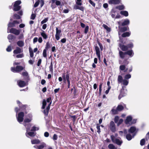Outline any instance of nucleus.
Wrapping results in <instances>:
<instances>
[{"instance_id": "nucleus-31", "label": "nucleus", "mask_w": 149, "mask_h": 149, "mask_svg": "<svg viewBox=\"0 0 149 149\" xmlns=\"http://www.w3.org/2000/svg\"><path fill=\"white\" fill-rule=\"evenodd\" d=\"M125 6L123 5L119 6H116V8L120 10H123L125 9Z\"/></svg>"}, {"instance_id": "nucleus-35", "label": "nucleus", "mask_w": 149, "mask_h": 149, "mask_svg": "<svg viewBox=\"0 0 149 149\" xmlns=\"http://www.w3.org/2000/svg\"><path fill=\"white\" fill-rule=\"evenodd\" d=\"M122 82L123 83V85L125 86H127L128 85L129 83V81L128 80L125 79L123 80Z\"/></svg>"}, {"instance_id": "nucleus-40", "label": "nucleus", "mask_w": 149, "mask_h": 149, "mask_svg": "<svg viewBox=\"0 0 149 149\" xmlns=\"http://www.w3.org/2000/svg\"><path fill=\"white\" fill-rule=\"evenodd\" d=\"M119 54L120 57L122 58H123L125 57V55L126 54L125 53H124L121 51H120L119 52Z\"/></svg>"}, {"instance_id": "nucleus-34", "label": "nucleus", "mask_w": 149, "mask_h": 149, "mask_svg": "<svg viewBox=\"0 0 149 149\" xmlns=\"http://www.w3.org/2000/svg\"><path fill=\"white\" fill-rule=\"evenodd\" d=\"M130 33L129 32H126L123 33L122 36L123 37H125L126 36H130Z\"/></svg>"}, {"instance_id": "nucleus-13", "label": "nucleus", "mask_w": 149, "mask_h": 149, "mask_svg": "<svg viewBox=\"0 0 149 149\" xmlns=\"http://www.w3.org/2000/svg\"><path fill=\"white\" fill-rule=\"evenodd\" d=\"M96 54L99 59H100V49L97 46H96L95 48Z\"/></svg>"}, {"instance_id": "nucleus-53", "label": "nucleus", "mask_w": 149, "mask_h": 149, "mask_svg": "<svg viewBox=\"0 0 149 149\" xmlns=\"http://www.w3.org/2000/svg\"><path fill=\"white\" fill-rule=\"evenodd\" d=\"M24 55L23 54H21L17 55L16 56V57L17 58H22L23 57Z\"/></svg>"}, {"instance_id": "nucleus-7", "label": "nucleus", "mask_w": 149, "mask_h": 149, "mask_svg": "<svg viewBox=\"0 0 149 149\" xmlns=\"http://www.w3.org/2000/svg\"><path fill=\"white\" fill-rule=\"evenodd\" d=\"M111 139L113 143H115L118 145H120L122 143L121 141L118 139H116L113 136H111Z\"/></svg>"}, {"instance_id": "nucleus-59", "label": "nucleus", "mask_w": 149, "mask_h": 149, "mask_svg": "<svg viewBox=\"0 0 149 149\" xmlns=\"http://www.w3.org/2000/svg\"><path fill=\"white\" fill-rule=\"evenodd\" d=\"M89 2L94 7L95 5V3L91 0H89Z\"/></svg>"}, {"instance_id": "nucleus-47", "label": "nucleus", "mask_w": 149, "mask_h": 149, "mask_svg": "<svg viewBox=\"0 0 149 149\" xmlns=\"http://www.w3.org/2000/svg\"><path fill=\"white\" fill-rule=\"evenodd\" d=\"M125 66L124 65H120V69L121 70H125Z\"/></svg>"}, {"instance_id": "nucleus-3", "label": "nucleus", "mask_w": 149, "mask_h": 149, "mask_svg": "<svg viewBox=\"0 0 149 149\" xmlns=\"http://www.w3.org/2000/svg\"><path fill=\"white\" fill-rule=\"evenodd\" d=\"M21 1L20 0H18L16 1L14 4L13 10L14 11H17L19 10L21 8V6L19 5L21 4Z\"/></svg>"}, {"instance_id": "nucleus-64", "label": "nucleus", "mask_w": 149, "mask_h": 149, "mask_svg": "<svg viewBox=\"0 0 149 149\" xmlns=\"http://www.w3.org/2000/svg\"><path fill=\"white\" fill-rule=\"evenodd\" d=\"M47 27V24H44L42 26V28L43 29H45Z\"/></svg>"}, {"instance_id": "nucleus-60", "label": "nucleus", "mask_w": 149, "mask_h": 149, "mask_svg": "<svg viewBox=\"0 0 149 149\" xmlns=\"http://www.w3.org/2000/svg\"><path fill=\"white\" fill-rule=\"evenodd\" d=\"M61 2L59 1L56 0V4L57 6L60 5L61 4Z\"/></svg>"}, {"instance_id": "nucleus-21", "label": "nucleus", "mask_w": 149, "mask_h": 149, "mask_svg": "<svg viewBox=\"0 0 149 149\" xmlns=\"http://www.w3.org/2000/svg\"><path fill=\"white\" fill-rule=\"evenodd\" d=\"M31 142L33 144H37L40 143V141L38 139H35L31 140Z\"/></svg>"}, {"instance_id": "nucleus-15", "label": "nucleus", "mask_w": 149, "mask_h": 149, "mask_svg": "<svg viewBox=\"0 0 149 149\" xmlns=\"http://www.w3.org/2000/svg\"><path fill=\"white\" fill-rule=\"evenodd\" d=\"M26 135L27 137H29V136L31 137H33L35 136V134L33 132H26Z\"/></svg>"}, {"instance_id": "nucleus-5", "label": "nucleus", "mask_w": 149, "mask_h": 149, "mask_svg": "<svg viewBox=\"0 0 149 149\" xmlns=\"http://www.w3.org/2000/svg\"><path fill=\"white\" fill-rule=\"evenodd\" d=\"M114 122L116 123L117 125L119 126L121 124L123 121V120L121 118H119V117L118 116H116L114 119Z\"/></svg>"}, {"instance_id": "nucleus-10", "label": "nucleus", "mask_w": 149, "mask_h": 149, "mask_svg": "<svg viewBox=\"0 0 149 149\" xmlns=\"http://www.w3.org/2000/svg\"><path fill=\"white\" fill-rule=\"evenodd\" d=\"M121 2V0H110L108 1V3L110 4H118Z\"/></svg>"}, {"instance_id": "nucleus-52", "label": "nucleus", "mask_w": 149, "mask_h": 149, "mask_svg": "<svg viewBox=\"0 0 149 149\" xmlns=\"http://www.w3.org/2000/svg\"><path fill=\"white\" fill-rule=\"evenodd\" d=\"M50 47V44L48 42H47L46 43V46L45 47V49H48Z\"/></svg>"}, {"instance_id": "nucleus-16", "label": "nucleus", "mask_w": 149, "mask_h": 149, "mask_svg": "<svg viewBox=\"0 0 149 149\" xmlns=\"http://www.w3.org/2000/svg\"><path fill=\"white\" fill-rule=\"evenodd\" d=\"M128 29H129V28L128 27H124L123 28H121L120 29L119 31L118 32V34H119V36H120V32H124V31L127 30Z\"/></svg>"}, {"instance_id": "nucleus-24", "label": "nucleus", "mask_w": 149, "mask_h": 149, "mask_svg": "<svg viewBox=\"0 0 149 149\" xmlns=\"http://www.w3.org/2000/svg\"><path fill=\"white\" fill-rule=\"evenodd\" d=\"M51 104V102L49 104L48 107H47L46 108V110H44V113L45 114V115H47L48 113V111H49V109H50V106Z\"/></svg>"}, {"instance_id": "nucleus-18", "label": "nucleus", "mask_w": 149, "mask_h": 149, "mask_svg": "<svg viewBox=\"0 0 149 149\" xmlns=\"http://www.w3.org/2000/svg\"><path fill=\"white\" fill-rule=\"evenodd\" d=\"M18 85L20 87H23L26 85V83L25 82L22 81H18Z\"/></svg>"}, {"instance_id": "nucleus-41", "label": "nucleus", "mask_w": 149, "mask_h": 149, "mask_svg": "<svg viewBox=\"0 0 149 149\" xmlns=\"http://www.w3.org/2000/svg\"><path fill=\"white\" fill-rule=\"evenodd\" d=\"M39 130V128L38 127L34 126L32 127V128L31 130V131H35L38 130Z\"/></svg>"}, {"instance_id": "nucleus-29", "label": "nucleus", "mask_w": 149, "mask_h": 149, "mask_svg": "<svg viewBox=\"0 0 149 149\" xmlns=\"http://www.w3.org/2000/svg\"><path fill=\"white\" fill-rule=\"evenodd\" d=\"M21 49L20 48L17 47L16 49L14 51L13 53L15 54H17L21 53Z\"/></svg>"}, {"instance_id": "nucleus-19", "label": "nucleus", "mask_w": 149, "mask_h": 149, "mask_svg": "<svg viewBox=\"0 0 149 149\" xmlns=\"http://www.w3.org/2000/svg\"><path fill=\"white\" fill-rule=\"evenodd\" d=\"M15 38V36L12 34H9L8 37V38L10 42H11L13 41L12 40Z\"/></svg>"}, {"instance_id": "nucleus-26", "label": "nucleus", "mask_w": 149, "mask_h": 149, "mask_svg": "<svg viewBox=\"0 0 149 149\" xmlns=\"http://www.w3.org/2000/svg\"><path fill=\"white\" fill-rule=\"evenodd\" d=\"M125 54L128 55L131 57H132L134 55V53L132 50L128 51L125 52Z\"/></svg>"}, {"instance_id": "nucleus-2", "label": "nucleus", "mask_w": 149, "mask_h": 149, "mask_svg": "<svg viewBox=\"0 0 149 149\" xmlns=\"http://www.w3.org/2000/svg\"><path fill=\"white\" fill-rule=\"evenodd\" d=\"M132 118L131 116H127L125 120V122L126 124L131 125L136 122V120H133V121H132Z\"/></svg>"}, {"instance_id": "nucleus-27", "label": "nucleus", "mask_w": 149, "mask_h": 149, "mask_svg": "<svg viewBox=\"0 0 149 149\" xmlns=\"http://www.w3.org/2000/svg\"><path fill=\"white\" fill-rule=\"evenodd\" d=\"M41 36L43 38L46 39L47 38L48 36L44 31H42V32L40 33Z\"/></svg>"}, {"instance_id": "nucleus-23", "label": "nucleus", "mask_w": 149, "mask_h": 149, "mask_svg": "<svg viewBox=\"0 0 149 149\" xmlns=\"http://www.w3.org/2000/svg\"><path fill=\"white\" fill-rule=\"evenodd\" d=\"M46 146V144L44 143H42L41 145L37 146L38 149H42Z\"/></svg>"}, {"instance_id": "nucleus-9", "label": "nucleus", "mask_w": 149, "mask_h": 149, "mask_svg": "<svg viewBox=\"0 0 149 149\" xmlns=\"http://www.w3.org/2000/svg\"><path fill=\"white\" fill-rule=\"evenodd\" d=\"M61 32V31L60 29H59L58 28L56 27L55 37L57 40H58L60 39V34Z\"/></svg>"}, {"instance_id": "nucleus-8", "label": "nucleus", "mask_w": 149, "mask_h": 149, "mask_svg": "<svg viewBox=\"0 0 149 149\" xmlns=\"http://www.w3.org/2000/svg\"><path fill=\"white\" fill-rule=\"evenodd\" d=\"M9 32L13 33L16 35H19L20 32V31L15 28H11Z\"/></svg>"}, {"instance_id": "nucleus-38", "label": "nucleus", "mask_w": 149, "mask_h": 149, "mask_svg": "<svg viewBox=\"0 0 149 149\" xmlns=\"http://www.w3.org/2000/svg\"><path fill=\"white\" fill-rule=\"evenodd\" d=\"M116 108L118 111H120L123 109V107L122 105H119Z\"/></svg>"}, {"instance_id": "nucleus-61", "label": "nucleus", "mask_w": 149, "mask_h": 149, "mask_svg": "<svg viewBox=\"0 0 149 149\" xmlns=\"http://www.w3.org/2000/svg\"><path fill=\"white\" fill-rule=\"evenodd\" d=\"M97 132L99 133L100 132V126L97 125Z\"/></svg>"}, {"instance_id": "nucleus-45", "label": "nucleus", "mask_w": 149, "mask_h": 149, "mask_svg": "<svg viewBox=\"0 0 149 149\" xmlns=\"http://www.w3.org/2000/svg\"><path fill=\"white\" fill-rule=\"evenodd\" d=\"M119 134L120 135L122 136L123 134H124V135L126 134L127 133V131L126 130H125L124 131V132H123L122 131H120L119 132Z\"/></svg>"}, {"instance_id": "nucleus-6", "label": "nucleus", "mask_w": 149, "mask_h": 149, "mask_svg": "<svg viewBox=\"0 0 149 149\" xmlns=\"http://www.w3.org/2000/svg\"><path fill=\"white\" fill-rule=\"evenodd\" d=\"M24 116V113L23 112H20L18 114L17 116V121L19 123L23 121Z\"/></svg>"}, {"instance_id": "nucleus-55", "label": "nucleus", "mask_w": 149, "mask_h": 149, "mask_svg": "<svg viewBox=\"0 0 149 149\" xmlns=\"http://www.w3.org/2000/svg\"><path fill=\"white\" fill-rule=\"evenodd\" d=\"M89 27L88 26H86L85 29L84 33H87L88 32Z\"/></svg>"}, {"instance_id": "nucleus-43", "label": "nucleus", "mask_w": 149, "mask_h": 149, "mask_svg": "<svg viewBox=\"0 0 149 149\" xmlns=\"http://www.w3.org/2000/svg\"><path fill=\"white\" fill-rule=\"evenodd\" d=\"M46 104V100H43L42 102V109H44L45 108V106Z\"/></svg>"}, {"instance_id": "nucleus-20", "label": "nucleus", "mask_w": 149, "mask_h": 149, "mask_svg": "<svg viewBox=\"0 0 149 149\" xmlns=\"http://www.w3.org/2000/svg\"><path fill=\"white\" fill-rule=\"evenodd\" d=\"M26 129V132H29L30 130V128L31 126V125L30 123H28V124H26L25 125H24Z\"/></svg>"}, {"instance_id": "nucleus-50", "label": "nucleus", "mask_w": 149, "mask_h": 149, "mask_svg": "<svg viewBox=\"0 0 149 149\" xmlns=\"http://www.w3.org/2000/svg\"><path fill=\"white\" fill-rule=\"evenodd\" d=\"M40 3V0H38L35 3L34 5V7H36L38 6V5Z\"/></svg>"}, {"instance_id": "nucleus-14", "label": "nucleus", "mask_w": 149, "mask_h": 149, "mask_svg": "<svg viewBox=\"0 0 149 149\" xmlns=\"http://www.w3.org/2000/svg\"><path fill=\"white\" fill-rule=\"evenodd\" d=\"M79 5H75L74 7V9H79L83 11L84 10V7L82 6H79Z\"/></svg>"}, {"instance_id": "nucleus-37", "label": "nucleus", "mask_w": 149, "mask_h": 149, "mask_svg": "<svg viewBox=\"0 0 149 149\" xmlns=\"http://www.w3.org/2000/svg\"><path fill=\"white\" fill-rule=\"evenodd\" d=\"M76 3L77 5H81L82 4V1L81 0H76Z\"/></svg>"}, {"instance_id": "nucleus-63", "label": "nucleus", "mask_w": 149, "mask_h": 149, "mask_svg": "<svg viewBox=\"0 0 149 149\" xmlns=\"http://www.w3.org/2000/svg\"><path fill=\"white\" fill-rule=\"evenodd\" d=\"M24 37L23 34L22 33L19 36V38L20 39H21L23 38Z\"/></svg>"}, {"instance_id": "nucleus-17", "label": "nucleus", "mask_w": 149, "mask_h": 149, "mask_svg": "<svg viewBox=\"0 0 149 149\" xmlns=\"http://www.w3.org/2000/svg\"><path fill=\"white\" fill-rule=\"evenodd\" d=\"M124 86H122V89L121 90L120 94L118 96V99H120V98L123 97L125 96V95L126 93L123 94V91L124 90V88H125Z\"/></svg>"}, {"instance_id": "nucleus-12", "label": "nucleus", "mask_w": 149, "mask_h": 149, "mask_svg": "<svg viewBox=\"0 0 149 149\" xmlns=\"http://www.w3.org/2000/svg\"><path fill=\"white\" fill-rule=\"evenodd\" d=\"M110 128L113 132L116 131V127L113 122L111 121L110 123Z\"/></svg>"}, {"instance_id": "nucleus-48", "label": "nucleus", "mask_w": 149, "mask_h": 149, "mask_svg": "<svg viewBox=\"0 0 149 149\" xmlns=\"http://www.w3.org/2000/svg\"><path fill=\"white\" fill-rule=\"evenodd\" d=\"M43 55L44 57H47L46 50V49H45L43 50Z\"/></svg>"}, {"instance_id": "nucleus-51", "label": "nucleus", "mask_w": 149, "mask_h": 149, "mask_svg": "<svg viewBox=\"0 0 149 149\" xmlns=\"http://www.w3.org/2000/svg\"><path fill=\"white\" fill-rule=\"evenodd\" d=\"M14 16V18L15 19H19L20 18V16L17 14H15Z\"/></svg>"}, {"instance_id": "nucleus-28", "label": "nucleus", "mask_w": 149, "mask_h": 149, "mask_svg": "<svg viewBox=\"0 0 149 149\" xmlns=\"http://www.w3.org/2000/svg\"><path fill=\"white\" fill-rule=\"evenodd\" d=\"M120 14L125 16V17H127L128 15V12L126 11H122L120 12Z\"/></svg>"}, {"instance_id": "nucleus-1", "label": "nucleus", "mask_w": 149, "mask_h": 149, "mask_svg": "<svg viewBox=\"0 0 149 149\" xmlns=\"http://www.w3.org/2000/svg\"><path fill=\"white\" fill-rule=\"evenodd\" d=\"M129 132L130 133L132 134V135H130V134H128L126 135V138L128 140H130L135 135L137 131L135 127H132L129 130Z\"/></svg>"}, {"instance_id": "nucleus-54", "label": "nucleus", "mask_w": 149, "mask_h": 149, "mask_svg": "<svg viewBox=\"0 0 149 149\" xmlns=\"http://www.w3.org/2000/svg\"><path fill=\"white\" fill-rule=\"evenodd\" d=\"M39 3L40 4L41 7H42L44 4V1L43 0H41L40 1V3Z\"/></svg>"}, {"instance_id": "nucleus-62", "label": "nucleus", "mask_w": 149, "mask_h": 149, "mask_svg": "<svg viewBox=\"0 0 149 149\" xmlns=\"http://www.w3.org/2000/svg\"><path fill=\"white\" fill-rule=\"evenodd\" d=\"M34 61L31 60H30L29 61V63L30 64H33V63H34Z\"/></svg>"}, {"instance_id": "nucleus-39", "label": "nucleus", "mask_w": 149, "mask_h": 149, "mask_svg": "<svg viewBox=\"0 0 149 149\" xmlns=\"http://www.w3.org/2000/svg\"><path fill=\"white\" fill-rule=\"evenodd\" d=\"M8 30L9 27L15 26V24L13 22V23H9L8 24Z\"/></svg>"}, {"instance_id": "nucleus-42", "label": "nucleus", "mask_w": 149, "mask_h": 149, "mask_svg": "<svg viewBox=\"0 0 149 149\" xmlns=\"http://www.w3.org/2000/svg\"><path fill=\"white\" fill-rule=\"evenodd\" d=\"M108 147L110 149H115V146L112 144H109L108 146Z\"/></svg>"}, {"instance_id": "nucleus-57", "label": "nucleus", "mask_w": 149, "mask_h": 149, "mask_svg": "<svg viewBox=\"0 0 149 149\" xmlns=\"http://www.w3.org/2000/svg\"><path fill=\"white\" fill-rule=\"evenodd\" d=\"M36 15L34 14H32L31 16V19H34L36 17Z\"/></svg>"}, {"instance_id": "nucleus-58", "label": "nucleus", "mask_w": 149, "mask_h": 149, "mask_svg": "<svg viewBox=\"0 0 149 149\" xmlns=\"http://www.w3.org/2000/svg\"><path fill=\"white\" fill-rule=\"evenodd\" d=\"M29 53L30 54V56L31 57H33V54L32 51H31L29 49Z\"/></svg>"}, {"instance_id": "nucleus-4", "label": "nucleus", "mask_w": 149, "mask_h": 149, "mask_svg": "<svg viewBox=\"0 0 149 149\" xmlns=\"http://www.w3.org/2000/svg\"><path fill=\"white\" fill-rule=\"evenodd\" d=\"M24 69L23 67L21 66H17L16 68L14 67L11 68V70L12 72H20Z\"/></svg>"}, {"instance_id": "nucleus-46", "label": "nucleus", "mask_w": 149, "mask_h": 149, "mask_svg": "<svg viewBox=\"0 0 149 149\" xmlns=\"http://www.w3.org/2000/svg\"><path fill=\"white\" fill-rule=\"evenodd\" d=\"M131 77V75L130 74H127L125 75V79L127 80L129 79Z\"/></svg>"}, {"instance_id": "nucleus-56", "label": "nucleus", "mask_w": 149, "mask_h": 149, "mask_svg": "<svg viewBox=\"0 0 149 149\" xmlns=\"http://www.w3.org/2000/svg\"><path fill=\"white\" fill-rule=\"evenodd\" d=\"M6 50L7 52H10L11 50V47L10 46H8L6 49Z\"/></svg>"}, {"instance_id": "nucleus-36", "label": "nucleus", "mask_w": 149, "mask_h": 149, "mask_svg": "<svg viewBox=\"0 0 149 149\" xmlns=\"http://www.w3.org/2000/svg\"><path fill=\"white\" fill-rule=\"evenodd\" d=\"M123 77L120 75H119L118 78V83H121L123 81Z\"/></svg>"}, {"instance_id": "nucleus-32", "label": "nucleus", "mask_w": 149, "mask_h": 149, "mask_svg": "<svg viewBox=\"0 0 149 149\" xmlns=\"http://www.w3.org/2000/svg\"><path fill=\"white\" fill-rule=\"evenodd\" d=\"M102 26L105 29L107 32H109L111 31V29L107 25L105 24H104L102 25Z\"/></svg>"}, {"instance_id": "nucleus-25", "label": "nucleus", "mask_w": 149, "mask_h": 149, "mask_svg": "<svg viewBox=\"0 0 149 149\" xmlns=\"http://www.w3.org/2000/svg\"><path fill=\"white\" fill-rule=\"evenodd\" d=\"M130 23V20L127 19H125L124 20V22L122 23V26H125L128 25Z\"/></svg>"}, {"instance_id": "nucleus-44", "label": "nucleus", "mask_w": 149, "mask_h": 149, "mask_svg": "<svg viewBox=\"0 0 149 149\" xmlns=\"http://www.w3.org/2000/svg\"><path fill=\"white\" fill-rule=\"evenodd\" d=\"M48 20V18H45L44 19L42 20L41 22V24H43L44 23H46Z\"/></svg>"}, {"instance_id": "nucleus-33", "label": "nucleus", "mask_w": 149, "mask_h": 149, "mask_svg": "<svg viewBox=\"0 0 149 149\" xmlns=\"http://www.w3.org/2000/svg\"><path fill=\"white\" fill-rule=\"evenodd\" d=\"M121 48L123 51H126L128 50V47L127 45V46H126L123 45L121 46Z\"/></svg>"}, {"instance_id": "nucleus-11", "label": "nucleus", "mask_w": 149, "mask_h": 149, "mask_svg": "<svg viewBox=\"0 0 149 149\" xmlns=\"http://www.w3.org/2000/svg\"><path fill=\"white\" fill-rule=\"evenodd\" d=\"M32 120V116L31 115H30L29 118H26L25 119L24 121L23 125H25L26 124H28L29 123L31 122Z\"/></svg>"}, {"instance_id": "nucleus-22", "label": "nucleus", "mask_w": 149, "mask_h": 149, "mask_svg": "<svg viewBox=\"0 0 149 149\" xmlns=\"http://www.w3.org/2000/svg\"><path fill=\"white\" fill-rule=\"evenodd\" d=\"M118 111L116 108L114 107L111 110V112L112 114H116L118 113Z\"/></svg>"}, {"instance_id": "nucleus-30", "label": "nucleus", "mask_w": 149, "mask_h": 149, "mask_svg": "<svg viewBox=\"0 0 149 149\" xmlns=\"http://www.w3.org/2000/svg\"><path fill=\"white\" fill-rule=\"evenodd\" d=\"M17 44L20 47H22L24 45V42L22 41H19L17 42Z\"/></svg>"}, {"instance_id": "nucleus-49", "label": "nucleus", "mask_w": 149, "mask_h": 149, "mask_svg": "<svg viewBox=\"0 0 149 149\" xmlns=\"http://www.w3.org/2000/svg\"><path fill=\"white\" fill-rule=\"evenodd\" d=\"M145 142V140L144 139H142L140 141V144L141 146H143L144 145Z\"/></svg>"}]
</instances>
